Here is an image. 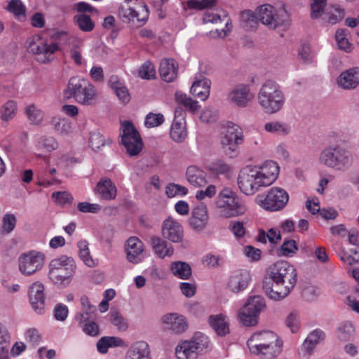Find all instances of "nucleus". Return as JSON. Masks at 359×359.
I'll return each mask as SVG.
<instances>
[{"mask_svg":"<svg viewBox=\"0 0 359 359\" xmlns=\"http://www.w3.org/2000/svg\"><path fill=\"white\" fill-rule=\"evenodd\" d=\"M211 348L209 337L201 332H196L191 338L178 342L175 347V355L177 359H197Z\"/></svg>","mask_w":359,"mask_h":359,"instance_id":"5","label":"nucleus"},{"mask_svg":"<svg viewBox=\"0 0 359 359\" xmlns=\"http://www.w3.org/2000/svg\"><path fill=\"white\" fill-rule=\"evenodd\" d=\"M45 259L41 252L31 250L23 253L18 258L19 270L25 276H31L42 269Z\"/></svg>","mask_w":359,"mask_h":359,"instance_id":"13","label":"nucleus"},{"mask_svg":"<svg viewBox=\"0 0 359 359\" xmlns=\"http://www.w3.org/2000/svg\"><path fill=\"white\" fill-rule=\"evenodd\" d=\"M265 307L266 302L264 298L260 295L250 297L243 306L245 310L256 314L257 316H259V314Z\"/></svg>","mask_w":359,"mask_h":359,"instance_id":"38","label":"nucleus"},{"mask_svg":"<svg viewBox=\"0 0 359 359\" xmlns=\"http://www.w3.org/2000/svg\"><path fill=\"white\" fill-rule=\"evenodd\" d=\"M252 281V275L249 270L237 269L230 272L226 280V289L238 294L245 291Z\"/></svg>","mask_w":359,"mask_h":359,"instance_id":"14","label":"nucleus"},{"mask_svg":"<svg viewBox=\"0 0 359 359\" xmlns=\"http://www.w3.org/2000/svg\"><path fill=\"white\" fill-rule=\"evenodd\" d=\"M217 4V0H189L186 6L190 9L201 11L206 8H212Z\"/></svg>","mask_w":359,"mask_h":359,"instance_id":"53","label":"nucleus"},{"mask_svg":"<svg viewBox=\"0 0 359 359\" xmlns=\"http://www.w3.org/2000/svg\"><path fill=\"white\" fill-rule=\"evenodd\" d=\"M124 341L117 337H103L97 343V351L106 353L109 347H120L124 345Z\"/></svg>","mask_w":359,"mask_h":359,"instance_id":"39","label":"nucleus"},{"mask_svg":"<svg viewBox=\"0 0 359 359\" xmlns=\"http://www.w3.org/2000/svg\"><path fill=\"white\" fill-rule=\"evenodd\" d=\"M124 359H151L149 344L144 340L132 343L126 352Z\"/></svg>","mask_w":359,"mask_h":359,"instance_id":"24","label":"nucleus"},{"mask_svg":"<svg viewBox=\"0 0 359 359\" xmlns=\"http://www.w3.org/2000/svg\"><path fill=\"white\" fill-rule=\"evenodd\" d=\"M337 84L345 90L355 88L359 84V69L354 67L342 72L337 79Z\"/></svg>","mask_w":359,"mask_h":359,"instance_id":"25","label":"nucleus"},{"mask_svg":"<svg viewBox=\"0 0 359 359\" xmlns=\"http://www.w3.org/2000/svg\"><path fill=\"white\" fill-rule=\"evenodd\" d=\"M95 193L101 199L111 201L116 198L117 189L110 179L102 178L97 184Z\"/></svg>","mask_w":359,"mask_h":359,"instance_id":"26","label":"nucleus"},{"mask_svg":"<svg viewBox=\"0 0 359 359\" xmlns=\"http://www.w3.org/2000/svg\"><path fill=\"white\" fill-rule=\"evenodd\" d=\"M164 121L165 118L162 114L150 112L145 116L144 126L148 128H155L162 125Z\"/></svg>","mask_w":359,"mask_h":359,"instance_id":"58","label":"nucleus"},{"mask_svg":"<svg viewBox=\"0 0 359 359\" xmlns=\"http://www.w3.org/2000/svg\"><path fill=\"white\" fill-rule=\"evenodd\" d=\"M281 239V236L279 230L277 229L271 228L267 232L261 230L259 231L257 240L258 241L266 243L267 241L271 243H277Z\"/></svg>","mask_w":359,"mask_h":359,"instance_id":"48","label":"nucleus"},{"mask_svg":"<svg viewBox=\"0 0 359 359\" xmlns=\"http://www.w3.org/2000/svg\"><path fill=\"white\" fill-rule=\"evenodd\" d=\"M228 97L231 104L243 108L253 100L254 94L252 93L249 85L241 83L231 90Z\"/></svg>","mask_w":359,"mask_h":359,"instance_id":"21","label":"nucleus"},{"mask_svg":"<svg viewBox=\"0 0 359 359\" xmlns=\"http://www.w3.org/2000/svg\"><path fill=\"white\" fill-rule=\"evenodd\" d=\"M162 234L165 238L173 243H180L184 236L183 227L177 220L169 217L163 223Z\"/></svg>","mask_w":359,"mask_h":359,"instance_id":"22","label":"nucleus"},{"mask_svg":"<svg viewBox=\"0 0 359 359\" xmlns=\"http://www.w3.org/2000/svg\"><path fill=\"white\" fill-rule=\"evenodd\" d=\"M238 318L243 325L252 327L258 324L259 316L243 307L238 314Z\"/></svg>","mask_w":359,"mask_h":359,"instance_id":"52","label":"nucleus"},{"mask_svg":"<svg viewBox=\"0 0 359 359\" xmlns=\"http://www.w3.org/2000/svg\"><path fill=\"white\" fill-rule=\"evenodd\" d=\"M74 20L76 25L83 32H91L95 27V23L91 18L86 14L76 15L74 17Z\"/></svg>","mask_w":359,"mask_h":359,"instance_id":"50","label":"nucleus"},{"mask_svg":"<svg viewBox=\"0 0 359 359\" xmlns=\"http://www.w3.org/2000/svg\"><path fill=\"white\" fill-rule=\"evenodd\" d=\"M28 50L36 55L39 62H49L54 58V53L58 50V46L48 42L39 36H34L28 40Z\"/></svg>","mask_w":359,"mask_h":359,"instance_id":"10","label":"nucleus"},{"mask_svg":"<svg viewBox=\"0 0 359 359\" xmlns=\"http://www.w3.org/2000/svg\"><path fill=\"white\" fill-rule=\"evenodd\" d=\"M151 242L152 248L158 257L163 259L173 255V247L161 238L154 236L151 238Z\"/></svg>","mask_w":359,"mask_h":359,"instance_id":"31","label":"nucleus"},{"mask_svg":"<svg viewBox=\"0 0 359 359\" xmlns=\"http://www.w3.org/2000/svg\"><path fill=\"white\" fill-rule=\"evenodd\" d=\"M326 0H312L311 3V17L316 19L324 16Z\"/></svg>","mask_w":359,"mask_h":359,"instance_id":"59","label":"nucleus"},{"mask_svg":"<svg viewBox=\"0 0 359 359\" xmlns=\"http://www.w3.org/2000/svg\"><path fill=\"white\" fill-rule=\"evenodd\" d=\"M297 243L293 240L285 241L280 248L278 250V254L280 256L292 257L297 251Z\"/></svg>","mask_w":359,"mask_h":359,"instance_id":"60","label":"nucleus"},{"mask_svg":"<svg viewBox=\"0 0 359 359\" xmlns=\"http://www.w3.org/2000/svg\"><path fill=\"white\" fill-rule=\"evenodd\" d=\"M186 178L195 187H204L207 183L206 173L196 165H190L186 171Z\"/></svg>","mask_w":359,"mask_h":359,"instance_id":"29","label":"nucleus"},{"mask_svg":"<svg viewBox=\"0 0 359 359\" xmlns=\"http://www.w3.org/2000/svg\"><path fill=\"white\" fill-rule=\"evenodd\" d=\"M243 141V135L238 126L230 124L227 126L225 133L221 138V144L226 154L232 156L238 145Z\"/></svg>","mask_w":359,"mask_h":359,"instance_id":"16","label":"nucleus"},{"mask_svg":"<svg viewBox=\"0 0 359 359\" xmlns=\"http://www.w3.org/2000/svg\"><path fill=\"white\" fill-rule=\"evenodd\" d=\"M257 99L259 107L270 114L280 111L285 102V94L280 86L272 80H267L262 84Z\"/></svg>","mask_w":359,"mask_h":359,"instance_id":"4","label":"nucleus"},{"mask_svg":"<svg viewBox=\"0 0 359 359\" xmlns=\"http://www.w3.org/2000/svg\"><path fill=\"white\" fill-rule=\"evenodd\" d=\"M119 18L123 22H135L140 23V25H144L149 17V11L147 6L143 5L139 7L138 10H135L128 4L121 5L118 11Z\"/></svg>","mask_w":359,"mask_h":359,"instance_id":"19","label":"nucleus"},{"mask_svg":"<svg viewBox=\"0 0 359 359\" xmlns=\"http://www.w3.org/2000/svg\"><path fill=\"white\" fill-rule=\"evenodd\" d=\"M63 94L66 98L73 97L79 104L83 105H91L97 95V90L92 83L79 77L70 78Z\"/></svg>","mask_w":359,"mask_h":359,"instance_id":"6","label":"nucleus"},{"mask_svg":"<svg viewBox=\"0 0 359 359\" xmlns=\"http://www.w3.org/2000/svg\"><path fill=\"white\" fill-rule=\"evenodd\" d=\"M48 278L57 285L66 287L75 273L76 264L71 257L61 256L53 259L49 264Z\"/></svg>","mask_w":359,"mask_h":359,"instance_id":"7","label":"nucleus"},{"mask_svg":"<svg viewBox=\"0 0 359 359\" xmlns=\"http://www.w3.org/2000/svg\"><path fill=\"white\" fill-rule=\"evenodd\" d=\"M355 334V327L348 321L344 322L337 329V338L342 341H347L352 339Z\"/></svg>","mask_w":359,"mask_h":359,"instance_id":"43","label":"nucleus"},{"mask_svg":"<svg viewBox=\"0 0 359 359\" xmlns=\"http://www.w3.org/2000/svg\"><path fill=\"white\" fill-rule=\"evenodd\" d=\"M124 250L126 259L132 264H139L144 259V245L136 236H131L126 241Z\"/></svg>","mask_w":359,"mask_h":359,"instance_id":"20","label":"nucleus"},{"mask_svg":"<svg viewBox=\"0 0 359 359\" xmlns=\"http://www.w3.org/2000/svg\"><path fill=\"white\" fill-rule=\"evenodd\" d=\"M18 104L15 100H8L0 107V118L4 122L12 120L16 115Z\"/></svg>","mask_w":359,"mask_h":359,"instance_id":"42","label":"nucleus"},{"mask_svg":"<svg viewBox=\"0 0 359 359\" xmlns=\"http://www.w3.org/2000/svg\"><path fill=\"white\" fill-rule=\"evenodd\" d=\"M111 89L118 100L126 104L130 101V97L127 88L117 78L111 77L109 80Z\"/></svg>","mask_w":359,"mask_h":359,"instance_id":"41","label":"nucleus"},{"mask_svg":"<svg viewBox=\"0 0 359 359\" xmlns=\"http://www.w3.org/2000/svg\"><path fill=\"white\" fill-rule=\"evenodd\" d=\"M69 45V53L71 59L77 65H81L83 62L82 50L83 40L75 36H70L68 39Z\"/></svg>","mask_w":359,"mask_h":359,"instance_id":"30","label":"nucleus"},{"mask_svg":"<svg viewBox=\"0 0 359 359\" xmlns=\"http://www.w3.org/2000/svg\"><path fill=\"white\" fill-rule=\"evenodd\" d=\"M75 318L86 334L90 336H97L99 334V326L95 322L89 321L88 318L90 317H86L83 313H77Z\"/></svg>","mask_w":359,"mask_h":359,"instance_id":"40","label":"nucleus"},{"mask_svg":"<svg viewBox=\"0 0 359 359\" xmlns=\"http://www.w3.org/2000/svg\"><path fill=\"white\" fill-rule=\"evenodd\" d=\"M161 322L165 330L175 334H182L189 327L187 318L184 315L176 312H170L163 315Z\"/></svg>","mask_w":359,"mask_h":359,"instance_id":"15","label":"nucleus"},{"mask_svg":"<svg viewBox=\"0 0 359 359\" xmlns=\"http://www.w3.org/2000/svg\"><path fill=\"white\" fill-rule=\"evenodd\" d=\"M121 142L130 156H137L142 149L143 143L138 131L128 121L121 123Z\"/></svg>","mask_w":359,"mask_h":359,"instance_id":"12","label":"nucleus"},{"mask_svg":"<svg viewBox=\"0 0 359 359\" xmlns=\"http://www.w3.org/2000/svg\"><path fill=\"white\" fill-rule=\"evenodd\" d=\"M209 221L208 208L205 205L201 203L192 209L188 224L193 231L202 233L207 229Z\"/></svg>","mask_w":359,"mask_h":359,"instance_id":"17","label":"nucleus"},{"mask_svg":"<svg viewBox=\"0 0 359 359\" xmlns=\"http://www.w3.org/2000/svg\"><path fill=\"white\" fill-rule=\"evenodd\" d=\"M44 286L40 282L34 283L29 289L30 301L45 299Z\"/></svg>","mask_w":359,"mask_h":359,"instance_id":"63","label":"nucleus"},{"mask_svg":"<svg viewBox=\"0 0 359 359\" xmlns=\"http://www.w3.org/2000/svg\"><path fill=\"white\" fill-rule=\"evenodd\" d=\"M110 320L111 323L121 331H126L128 327L127 320L116 311L110 312Z\"/></svg>","mask_w":359,"mask_h":359,"instance_id":"61","label":"nucleus"},{"mask_svg":"<svg viewBox=\"0 0 359 359\" xmlns=\"http://www.w3.org/2000/svg\"><path fill=\"white\" fill-rule=\"evenodd\" d=\"M278 340L279 337L275 332L263 330L253 332L246 344L250 353H252Z\"/></svg>","mask_w":359,"mask_h":359,"instance_id":"18","label":"nucleus"},{"mask_svg":"<svg viewBox=\"0 0 359 359\" xmlns=\"http://www.w3.org/2000/svg\"><path fill=\"white\" fill-rule=\"evenodd\" d=\"M51 124L56 131L62 135H68L73 131L72 122L65 118L53 117Z\"/></svg>","mask_w":359,"mask_h":359,"instance_id":"45","label":"nucleus"},{"mask_svg":"<svg viewBox=\"0 0 359 359\" xmlns=\"http://www.w3.org/2000/svg\"><path fill=\"white\" fill-rule=\"evenodd\" d=\"M177 69L178 65L173 59L164 58L160 63L159 73L166 82H172L177 78Z\"/></svg>","mask_w":359,"mask_h":359,"instance_id":"27","label":"nucleus"},{"mask_svg":"<svg viewBox=\"0 0 359 359\" xmlns=\"http://www.w3.org/2000/svg\"><path fill=\"white\" fill-rule=\"evenodd\" d=\"M297 280L294 266L287 262L280 261L269 270L263 283V289L270 299L280 301L290 293Z\"/></svg>","mask_w":359,"mask_h":359,"instance_id":"2","label":"nucleus"},{"mask_svg":"<svg viewBox=\"0 0 359 359\" xmlns=\"http://www.w3.org/2000/svg\"><path fill=\"white\" fill-rule=\"evenodd\" d=\"M170 136L176 142H182L187 138L186 121H183L182 118H180L179 122L172 121L170 129Z\"/></svg>","mask_w":359,"mask_h":359,"instance_id":"34","label":"nucleus"},{"mask_svg":"<svg viewBox=\"0 0 359 359\" xmlns=\"http://www.w3.org/2000/svg\"><path fill=\"white\" fill-rule=\"evenodd\" d=\"M264 130L268 133L286 136L290 133L291 126L285 122L271 121L264 123Z\"/></svg>","mask_w":359,"mask_h":359,"instance_id":"33","label":"nucleus"},{"mask_svg":"<svg viewBox=\"0 0 359 359\" xmlns=\"http://www.w3.org/2000/svg\"><path fill=\"white\" fill-rule=\"evenodd\" d=\"M17 219L13 214L7 213L1 219V231L3 233H10L15 227Z\"/></svg>","mask_w":359,"mask_h":359,"instance_id":"57","label":"nucleus"},{"mask_svg":"<svg viewBox=\"0 0 359 359\" xmlns=\"http://www.w3.org/2000/svg\"><path fill=\"white\" fill-rule=\"evenodd\" d=\"M289 201V194L283 188L274 187L271 188L265 195H258L255 202L266 210L279 211L283 210Z\"/></svg>","mask_w":359,"mask_h":359,"instance_id":"9","label":"nucleus"},{"mask_svg":"<svg viewBox=\"0 0 359 359\" xmlns=\"http://www.w3.org/2000/svg\"><path fill=\"white\" fill-rule=\"evenodd\" d=\"M104 138L99 132L95 131L90 133L88 144L92 149L98 150L104 145Z\"/></svg>","mask_w":359,"mask_h":359,"instance_id":"64","label":"nucleus"},{"mask_svg":"<svg viewBox=\"0 0 359 359\" xmlns=\"http://www.w3.org/2000/svg\"><path fill=\"white\" fill-rule=\"evenodd\" d=\"M37 149L50 152L58 147L57 140L50 136H42L38 139L36 143Z\"/></svg>","mask_w":359,"mask_h":359,"instance_id":"51","label":"nucleus"},{"mask_svg":"<svg viewBox=\"0 0 359 359\" xmlns=\"http://www.w3.org/2000/svg\"><path fill=\"white\" fill-rule=\"evenodd\" d=\"M208 322L218 335L224 336L229 332V325L224 316L222 314L210 316Z\"/></svg>","mask_w":359,"mask_h":359,"instance_id":"35","label":"nucleus"},{"mask_svg":"<svg viewBox=\"0 0 359 359\" xmlns=\"http://www.w3.org/2000/svg\"><path fill=\"white\" fill-rule=\"evenodd\" d=\"M188 189L187 187L177 184H169L165 189V194L169 198L175 196H183L187 195Z\"/></svg>","mask_w":359,"mask_h":359,"instance_id":"62","label":"nucleus"},{"mask_svg":"<svg viewBox=\"0 0 359 359\" xmlns=\"http://www.w3.org/2000/svg\"><path fill=\"white\" fill-rule=\"evenodd\" d=\"M320 165L337 171L345 172L353 163L351 152L339 144H330L322 149L318 156Z\"/></svg>","mask_w":359,"mask_h":359,"instance_id":"3","label":"nucleus"},{"mask_svg":"<svg viewBox=\"0 0 359 359\" xmlns=\"http://www.w3.org/2000/svg\"><path fill=\"white\" fill-rule=\"evenodd\" d=\"M344 15V10L340 6H330L325 9L323 20L328 24L334 25L341 21Z\"/></svg>","mask_w":359,"mask_h":359,"instance_id":"37","label":"nucleus"},{"mask_svg":"<svg viewBox=\"0 0 359 359\" xmlns=\"http://www.w3.org/2000/svg\"><path fill=\"white\" fill-rule=\"evenodd\" d=\"M175 97L178 104L182 105L191 112L196 111L200 107L197 101L194 100L192 98L181 92H176Z\"/></svg>","mask_w":359,"mask_h":359,"instance_id":"47","label":"nucleus"},{"mask_svg":"<svg viewBox=\"0 0 359 359\" xmlns=\"http://www.w3.org/2000/svg\"><path fill=\"white\" fill-rule=\"evenodd\" d=\"M279 172V165L273 161H266L259 165H247L239 172L238 188L245 195L252 196L271 185L277 180Z\"/></svg>","mask_w":359,"mask_h":359,"instance_id":"1","label":"nucleus"},{"mask_svg":"<svg viewBox=\"0 0 359 359\" xmlns=\"http://www.w3.org/2000/svg\"><path fill=\"white\" fill-rule=\"evenodd\" d=\"M210 81L206 78L197 79L191 87V93L193 95L204 101L210 95Z\"/></svg>","mask_w":359,"mask_h":359,"instance_id":"32","label":"nucleus"},{"mask_svg":"<svg viewBox=\"0 0 359 359\" xmlns=\"http://www.w3.org/2000/svg\"><path fill=\"white\" fill-rule=\"evenodd\" d=\"M256 15L262 24L273 29L283 25L288 18L284 10L276 9L270 4L260 6L256 11Z\"/></svg>","mask_w":359,"mask_h":359,"instance_id":"11","label":"nucleus"},{"mask_svg":"<svg viewBox=\"0 0 359 359\" xmlns=\"http://www.w3.org/2000/svg\"><path fill=\"white\" fill-rule=\"evenodd\" d=\"M282 352V342L280 340L275 341L264 348H261L250 353L258 359H276Z\"/></svg>","mask_w":359,"mask_h":359,"instance_id":"28","label":"nucleus"},{"mask_svg":"<svg viewBox=\"0 0 359 359\" xmlns=\"http://www.w3.org/2000/svg\"><path fill=\"white\" fill-rule=\"evenodd\" d=\"M170 269L172 275L182 280L189 279L192 274L190 265L184 262H173Z\"/></svg>","mask_w":359,"mask_h":359,"instance_id":"36","label":"nucleus"},{"mask_svg":"<svg viewBox=\"0 0 359 359\" xmlns=\"http://www.w3.org/2000/svg\"><path fill=\"white\" fill-rule=\"evenodd\" d=\"M25 341L32 346H38L42 342V336L39 330L35 327L27 329L24 334Z\"/></svg>","mask_w":359,"mask_h":359,"instance_id":"55","label":"nucleus"},{"mask_svg":"<svg viewBox=\"0 0 359 359\" xmlns=\"http://www.w3.org/2000/svg\"><path fill=\"white\" fill-rule=\"evenodd\" d=\"M325 338V332L320 330L316 329L310 332L307 337L302 343L299 353L303 357L311 356L318 344L324 341Z\"/></svg>","mask_w":359,"mask_h":359,"instance_id":"23","label":"nucleus"},{"mask_svg":"<svg viewBox=\"0 0 359 359\" xmlns=\"http://www.w3.org/2000/svg\"><path fill=\"white\" fill-rule=\"evenodd\" d=\"M348 36V33L343 29H338L335 34V39L339 48L346 53H350L353 49V46L349 42Z\"/></svg>","mask_w":359,"mask_h":359,"instance_id":"49","label":"nucleus"},{"mask_svg":"<svg viewBox=\"0 0 359 359\" xmlns=\"http://www.w3.org/2000/svg\"><path fill=\"white\" fill-rule=\"evenodd\" d=\"M285 324L292 333H297L301 327L299 315L297 311H292L285 320Z\"/></svg>","mask_w":359,"mask_h":359,"instance_id":"56","label":"nucleus"},{"mask_svg":"<svg viewBox=\"0 0 359 359\" xmlns=\"http://www.w3.org/2000/svg\"><path fill=\"white\" fill-rule=\"evenodd\" d=\"M216 207L220 216L225 218L243 215L247 210L229 188H224L219 192L216 201Z\"/></svg>","mask_w":359,"mask_h":359,"instance_id":"8","label":"nucleus"},{"mask_svg":"<svg viewBox=\"0 0 359 359\" xmlns=\"http://www.w3.org/2000/svg\"><path fill=\"white\" fill-rule=\"evenodd\" d=\"M6 9L13 13L15 18L23 21L26 18V7L21 0H9Z\"/></svg>","mask_w":359,"mask_h":359,"instance_id":"44","label":"nucleus"},{"mask_svg":"<svg viewBox=\"0 0 359 359\" xmlns=\"http://www.w3.org/2000/svg\"><path fill=\"white\" fill-rule=\"evenodd\" d=\"M208 170L215 175H226L230 172V166L222 160H215L207 167Z\"/></svg>","mask_w":359,"mask_h":359,"instance_id":"54","label":"nucleus"},{"mask_svg":"<svg viewBox=\"0 0 359 359\" xmlns=\"http://www.w3.org/2000/svg\"><path fill=\"white\" fill-rule=\"evenodd\" d=\"M25 114L31 124L39 125L43 120V111L35 104H29L25 109Z\"/></svg>","mask_w":359,"mask_h":359,"instance_id":"46","label":"nucleus"}]
</instances>
